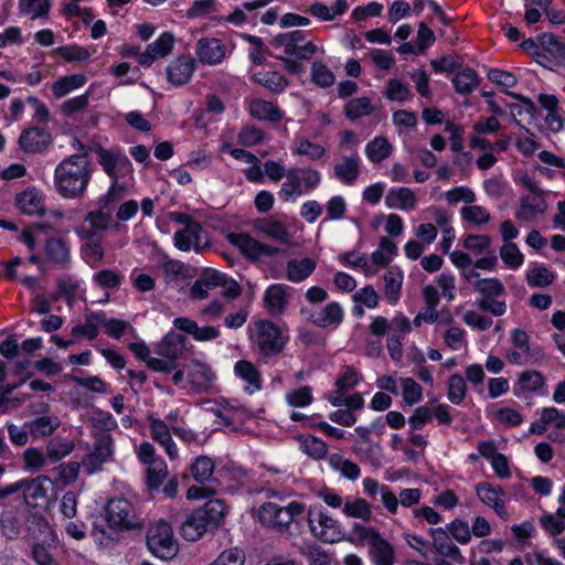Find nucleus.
<instances>
[{
  "label": "nucleus",
  "instance_id": "f257e3e1",
  "mask_svg": "<svg viewBox=\"0 0 565 565\" xmlns=\"http://www.w3.org/2000/svg\"><path fill=\"white\" fill-rule=\"evenodd\" d=\"M90 180V167L87 152L73 154L61 161L54 171L57 192L65 199L82 195Z\"/></svg>",
  "mask_w": 565,
  "mask_h": 565
},
{
  "label": "nucleus",
  "instance_id": "f03ea898",
  "mask_svg": "<svg viewBox=\"0 0 565 565\" xmlns=\"http://www.w3.org/2000/svg\"><path fill=\"white\" fill-rule=\"evenodd\" d=\"M104 519L113 533L139 530L143 519L137 508L125 498H113L104 508Z\"/></svg>",
  "mask_w": 565,
  "mask_h": 565
},
{
  "label": "nucleus",
  "instance_id": "7ed1b4c3",
  "mask_svg": "<svg viewBox=\"0 0 565 565\" xmlns=\"http://www.w3.org/2000/svg\"><path fill=\"white\" fill-rule=\"evenodd\" d=\"M307 525L310 534L326 544H333L345 539L341 522L321 504H311L307 510Z\"/></svg>",
  "mask_w": 565,
  "mask_h": 565
},
{
  "label": "nucleus",
  "instance_id": "20e7f679",
  "mask_svg": "<svg viewBox=\"0 0 565 565\" xmlns=\"http://www.w3.org/2000/svg\"><path fill=\"white\" fill-rule=\"evenodd\" d=\"M149 553L160 561H171L179 552V542L170 523L160 519L151 523L146 533Z\"/></svg>",
  "mask_w": 565,
  "mask_h": 565
},
{
  "label": "nucleus",
  "instance_id": "39448f33",
  "mask_svg": "<svg viewBox=\"0 0 565 565\" xmlns=\"http://www.w3.org/2000/svg\"><path fill=\"white\" fill-rule=\"evenodd\" d=\"M321 182V173L312 168H291L287 170L286 181L278 195L285 202H296L301 195L315 190Z\"/></svg>",
  "mask_w": 565,
  "mask_h": 565
},
{
  "label": "nucleus",
  "instance_id": "423d86ee",
  "mask_svg": "<svg viewBox=\"0 0 565 565\" xmlns=\"http://www.w3.org/2000/svg\"><path fill=\"white\" fill-rule=\"evenodd\" d=\"M114 193L115 184L110 186L108 193L102 199L100 207L88 212L83 222L75 227V233L79 238L100 237L111 226L113 215L108 204Z\"/></svg>",
  "mask_w": 565,
  "mask_h": 565
},
{
  "label": "nucleus",
  "instance_id": "0eeeda50",
  "mask_svg": "<svg viewBox=\"0 0 565 565\" xmlns=\"http://www.w3.org/2000/svg\"><path fill=\"white\" fill-rule=\"evenodd\" d=\"M303 511V505L299 502H290L286 507L267 502L260 505L258 520L265 526L284 530Z\"/></svg>",
  "mask_w": 565,
  "mask_h": 565
},
{
  "label": "nucleus",
  "instance_id": "6e6552de",
  "mask_svg": "<svg viewBox=\"0 0 565 565\" xmlns=\"http://www.w3.org/2000/svg\"><path fill=\"white\" fill-rule=\"evenodd\" d=\"M252 339L264 355L279 352L285 344V338L279 328L268 320L254 323Z\"/></svg>",
  "mask_w": 565,
  "mask_h": 565
},
{
  "label": "nucleus",
  "instance_id": "1a4fd4ad",
  "mask_svg": "<svg viewBox=\"0 0 565 565\" xmlns=\"http://www.w3.org/2000/svg\"><path fill=\"white\" fill-rule=\"evenodd\" d=\"M511 347L505 351V359L512 365H525L532 362L534 349L531 345L530 335L521 328L510 331Z\"/></svg>",
  "mask_w": 565,
  "mask_h": 565
},
{
  "label": "nucleus",
  "instance_id": "9d476101",
  "mask_svg": "<svg viewBox=\"0 0 565 565\" xmlns=\"http://www.w3.org/2000/svg\"><path fill=\"white\" fill-rule=\"evenodd\" d=\"M114 441L109 435H102L96 439L93 450L83 458V467L88 475L97 472L102 466L111 460Z\"/></svg>",
  "mask_w": 565,
  "mask_h": 565
},
{
  "label": "nucleus",
  "instance_id": "9b49d317",
  "mask_svg": "<svg viewBox=\"0 0 565 565\" xmlns=\"http://www.w3.org/2000/svg\"><path fill=\"white\" fill-rule=\"evenodd\" d=\"M13 205L24 215H43L45 213V195L40 189L28 186L15 194Z\"/></svg>",
  "mask_w": 565,
  "mask_h": 565
},
{
  "label": "nucleus",
  "instance_id": "f8f14e48",
  "mask_svg": "<svg viewBox=\"0 0 565 565\" xmlns=\"http://www.w3.org/2000/svg\"><path fill=\"white\" fill-rule=\"evenodd\" d=\"M195 55L204 65L221 64L230 53L226 45L216 38H202L195 44Z\"/></svg>",
  "mask_w": 565,
  "mask_h": 565
},
{
  "label": "nucleus",
  "instance_id": "ddd939ff",
  "mask_svg": "<svg viewBox=\"0 0 565 565\" xmlns=\"http://www.w3.org/2000/svg\"><path fill=\"white\" fill-rule=\"evenodd\" d=\"M546 193L524 195L520 199L515 210V217L522 222L531 223L544 216L548 209Z\"/></svg>",
  "mask_w": 565,
  "mask_h": 565
},
{
  "label": "nucleus",
  "instance_id": "4468645a",
  "mask_svg": "<svg viewBox=\"0 0 565 565\" xmlns=\"http://www.w3.org/2000/svg\"><path fill=\"white\" fill-rule=\"evenodd\" d=\"M475 491L481 503L493 509L500 518L505 516L508 498L504 490L500 486L492 484L488 481H482L476 484Z\"/></svg>",
  "mask_w": 565,
  "mask_h": 565
},
{
  "label": "nucleus",
  "instance_id": "2eb2a0df",
  "mask_svg": "<svg viewBox=\"0 0 565 565\" xmlns=\"http://www.w3.org/2000/svg\"><path fill=\"white\" fill-rule=\"evenodd\" d=\"M173 242L174 246L182 252L193 249L199 253L207 245L206 234L199 223L177 231Z\"/></svg>",
  "mask_w": 565,
  "mask_h": 565
},
{
  "label": "nucleus",
  "instance_id": "dca6fc26",
  "mask_svg": "<svg viewBox=\"0 0 565 565\" xmlns=\"http://www.w3.org/2000/svg\"><path fill=\"white\" fill-rule=\"evenodd\" d=\"M228 242L237 247L242 254L252 259H258L263 256H270L276 253V249L262 244L254 237L244 233H231L227 235Z\"/></svg>",
  "mask_w": 565,
  "mask_h": 565
},
{
  "label": "nucleus",
  "instance_id": "f3484780",
  "mask_svg": "<svg viewBox=\"0 0 565 565\" xmlns=\"http://www.w3.org/2000/svg\"><path fill=\"white\" fill-rule=\"evenodd\" d=\"M433 545L438 554L449 558L451 562L462 565L465 563V556L460 548L443 527L430 529L429 531Z\"/></svg>",
  "mask_w": 565,
  "mask_h": 565
},
{
  "label": "nucleus",
  "instance_id": "a211bd4d",
  "mask_svg": "<svg viewBox=\"0 0 565 565\" xmlns=\"http://www.w3.org/2000/svg\"><path fill=\"white\" fill-rule=\"evenodd\" d=\"M175 39L172 33L163 32L160 36L149 44L143 53L139 55L138 62L143 67H149L159 58L169 55L174 46Z\"/></svg>",
  "mask_w": 565,
  "mask_h": 565
},
{
  "label": "nucleus",
  "instance_id": "6ab92c4d",
  "mask_svg": "<svg viewBox=\"0 0 565 565\" xmlns=\"http://www.w3.org/2000/svg\"><path fill=\"white\" fill-rule=\"evenodd\" d=\"M151 437L160 444L171 460L178 458V447L171 437V427L160 418L149 415L147 417Z\"/></svg>",
  "mask_w": 565,
  "mask_h": 565
},
{
  "label": "nucleus",
  "instance_id": "aec40b11",
  "mask_svg": "<svg viewBox=\"0 0 565 565\" xmlns=\"http://www.w3.org/2000/svg\"><path fill=\"white\" fill-rule=\"evenodd\" d=\"M225 280V276L220 271L207 269L194 281L190 289V296L195 300L205 299L211 290L224 285Z\"/></svg>",
  "mask_w": 565,
  "mask_h": 565
},
{
  "label": "nucleus",
  "instance_id": "412c9836",
  "mask_svg": "<svg viewBox=\"0 0 565 565\" xmlns=\"http://www.w3.org/2000/svg\"><path fill=\"white\" fill-rule=\"evenodd\" d=\"M344 318V310L337 301H331L326 306L315 310L311 315L312 322L321 328H337Z\"/></svg>",
  "mask_w": 565,
  "mask_h": 565
},
{
  "label": "nucleus",
  "instance_id": "4be33fe9",
  "mask_svg": "<svg viewBox=\"0 0 565 565\" xmlns=\"http://www.w3.org/2000/svg\"><path fill=\"white\" fill-rule=\"evenodd\" d=\"M397 255V246L386 236H382L379 241L377 248L371 254L370 267L373 270V276L380 269L388 266Z\"/></svg>",
  "mask_w": 565,
  "mask_h": 565
},
{
  "label": "nucleus",
  "instance_id": "5701e85b",
  "mask_svg": "<svg viewBox=\"0 0 565 565\" xmlns=\"http://www.w3.org/2000/svg\"><path fill=\"white\" fill-rule=\"evenodd\" d=\"M360 158L359 156L342 157L333 167L334 178L342 184L352 185L360 175Z\"/></svg>",
  "mask_w": 565,
  "mask_h": 565
},
{
  "label": "nucleus",
  "instance_id": "b1692460",
  "mask_svg": "<svg viewBox=\"0 0 565 565\" xmlns=\"http://www.w3.org/2000/svg\"><path fill=\"white\" fill-rule=\"evenodd\" d=\"M385 205L393 210L412 211L417 206V198L408 188H392L386 193Z\"/></svg>",
  "mask_w": 565,
  "mask_h": 565
},
{
  "label": "nucleus",
  "instance_id": "393cba45",
  "mask_svg": "<svg viewBox=\"0 0 565 565\" xmlns=\"http://www.w3.org/2000/svg\"><path fill=\"white\" fill-rule=\"evenodd\" d=\"M98 161L103 167L104 171L114 179V183L116 185V180L118 178V173L121 170L129 171L130 162L125 154L114 153L111 151L99 149L98 150Z\"/></svg>",
  "mask_w": 565,
  "mask_h": 565
},
{
  "label": "nucleus",
  "instance_id": "a878e982",
  "mask_svg": "<svg viewBox=\"0 0 565 565\" xmlns=\"http://www.w3.org/2000/svg\"><path fill=\"white\" fill-rule=\"evenodd\" d=\"M288 287L281 284L270 285L264 294V305L270 315H281L288 301Z\"/></svg>",
  "mask_w": 565,
  "mask_h": 565
},
{
  "label": "nucleus",
  "instance_id": "bb28decb",
  "mask_svg": "<svg viewBox=\"0 0 565 565\" xmlns=\"http://www.w3.org/2000/svg\"><path fill=\"white\" fill-rule=\"evenodd\" d=\"M188 382L194 391L207 388L214 379L210 366L205 363L193 361L186 367Z\"/></svg>",
  "mask_w": 565,
  "mask_h": 565
},
{
  "label": "nucleus",
  "instance_id": "cd10ccee",
  "mask_svg": "<svg viewBox=\"0 0 565 565\" xmlns=\"http://www.w3.org/2000/svg\"><path fill=\"white\" fill-rule=\"evenodd\" d=\"M22 493L28 504H35L40 499H44L52 488V481L45 476H40L31 480H22Z\"/></svg>",
  "mask_w": 565,
  "mask_h": 565
},
{
  "label": "nucleus",
  "instance_id": "c85d7f7f",
  "mask_svg": "<svg viewBox=\"0 0 565 565\" xmlns=\"http://www.w3.org/2000/svg\"><path fill=\"white\" fill-rule=\"evenodd\" d=\"M194 72V61L188 56H180L167 67V75L173 85L188 83Z\"/></svg>",
  "mask_w": 565,
  "mask_h": 565
},
{
  "label": "nucleus",
  "instance_id": "c756f323",
  "mask_svg": "<svg viewBox=\"0 0 565 565\" xmlns=\"http://www.w3.org/2000/svg\"><path fill=\"white\" fill-rule=\"evenodd\" d=\"M50 141V134L45 129L36 127L24 130L19 138L21 148L28 152H38L44 149Z\"/></svg>",
  "mask_w": 565,
  "mask_h": 565
},
{
  "label": "nucleus",
  "instance_id": "7c9ffc66",
  "mask_svg": "<svg viewBox=\"0 0 565 565\" xmlns=\"http://www.w3.org/2000/svg\"><path fill=\"white\" fill-rule=\"evenodd\" d=\"M316 267L317 262L313 258H294L287 263L286 277L291 282H301L315 271Z\"/></svg>",
  "mask_w": 565,
  "mask_h": 565
},
{
  "label": "nucleus",
  "instance_id": "2f4dec72",
  "mask_svg": "<svg viewBox=\"0 0 565 565\" xmlns=\"http://www.w3.org/2000/svg\"><path fill=\"white\" fill-rule=\"evenodd\" d=\"M370 556L375 565H393L395 559V551L393 545L382 535H377L373 542L369 544Z\"/></svg>",
  "mask_w": 565,
  "mask_h": 565
},
{
  "label": "nucleus",
  "instance_id": "473e14b6",
  "mask_svg": "<svg viewBox=\"0 0 565 565\" xmlns=\"http://www.w3.org/2000/svg\"><path fill=\"white\" fill-rule=\"evenodd\" d=\"M394 147L384 136H376L365 146V156L372 163L379 164L388 159L393 153Z\"/></svg>",
  "mask_w": 565,
  "mask_h": 565
},
{
  "label": "nucleus",
  "instance_id": "72a5a7b5",
  "mask_svg": "<svg viewBox=\"0 0 565 565\" xmlns=\"http://www.w3.org/2000/svg\"><path fill=\"white\" fill-rule=\"evenodd\" d=\"M234 372L237 377L246 383L245 390L249 394L260 390V374L254 364L245 360L238 361L235 363Z\"/></svg>",
  "mask_w": 565,
  "mask_h": 565
},
{
  "label": "nucleus",
  "instance_id": "f704fd0d",
  "mask_svg": "<svg viewBox=\"0 0 565 565\" xmlns=\"http://www.w3.org/2000/svg\"><path fill=\"white\" fill-rule=\"evenodd\" d=\"M207 527L206 521H204L198 510H194L182 523L180 533L184 540L195 542L203 536Z\"/></svg>",
  "mask_w": 565,
  "mask_h": 565
},
{
  "label": "nucleus",
  "instance_id": "c9c22d12",
  "mask_svg": "<svg viewBox=\"0 0 565 565\" xmlns=\"http://www.w3.org/2000/svg\"><path fill=\"white\" fill-rule=\"evenodd\" d=\"M342 513L347 518L370 521L372 518L371 504L360 497H347L342 507Z\"/></svg>",
  "mask_w": 565,
  "mask_h": 565
},
{
  "label": "nucleus",
  "instance_id": "e433bc0d",
  "mask_svg": "<svg viewBox=\"0 0 565 565\" xmlns=\"http://www.w3.org/2000/svg\"><path fill=\"white\" fill-rule=\"evenodd\" d=\"M87 82V77L84 74H72L58 78L51 85L52 93L55 98L60 99L71 94L72 92L79 89Z\"/></svg>",
  "mask_w": 565,
  "mask_h": 565
},
{
  "label": "nucleus",
  "instance_id": "4c0bfd02",
  "mask_svg": "<svg viewBox=\"0 0 565 565\" xmlns=\"http://www.w3.org/2000/svg\"><path fill=\"white\" fill-rule=\"evenodd\" d=\"M544 385V377L539 371L526 370L520 373L515 384V394L535 393Z\"/></svg>",
  "mask_w": 565,
  "mask_h": 565
},
{
  "label": "nucleus",
  "instance_id": "58836bf2",
  "mask_svg": "<svg viewBox=\"0 0 565 565\" xmlns=\"http://www.w3.org/2000/svg\"><path fill=\"white\" fill-rule=\"evenodd\" d=\"M224 300H214L202 309V315L210 319H217L226 309L228 299H233L241 294V288L235 281H231L225 290Z\"/></svg>",
  "mask_w": 565,
  "mask_h": 565
},
{
  "label": "nucleus",
  "instance_id": "ea45409f",
  "mask_svg": "<svg viewBox=\"0 0 565 565\" xmlns=\"http://www.w3.org/2000/svg\"><path fill=\"white\" fill-rule=\"evenodd\" d=\"M249 114L260 120L277 122L281 120L282 113L273 103L263 99H255L249 105Z\"/></svg>",
  "mask_w": 565,
  "mask_h": 565
},
{
  "label": "nucleus",
  "instance_id": "a19ab883",
  "mask_svg": "<svg viewBox=\"0 0 565 565\" xmlns=\"http://www.w3.org/2000/svg\"><path fill=\"white\" fill-rule=\"evenodd\" d=\"M555 277V273L543 264H534L526 271V282L531 287H546L554 281Z\"/></svg>",
  "mask_w": 565,
  "mask_h": 565
},
{
  "label": "nucleus",
  "instance_id": "79ce46f5",
  "mask_svg": "<svg viewBox=\"0 0 565 565\" xmlns=\"http://www.w3.org/2000/svg\"><path fill=\"white\" fill-rule=\"evenodd\" d=\"M45 254L50 262L66 265L70 262V248L62 238H49L45 244Z\"/></svg>",
  "mask_w": 565,
  "mask_h": 565
},
{
  "label": "nucleus",
  "instance_id": "37998d69",
  "mask_svg": "<svg viewBox=\"0 0 565 565\" xmlns=\"http://www.w3.org/2000/svg\"><path fill=\"white\" fill-rule=\"evenodd\" d=\"M403 271L399 268L392 267L386 270L384 276V294L391 303H395L399 298L401 288L403 284Z\"/></svg>",
  "mask_w": 565,
  "mask_h": 565
},
{
  "label": "nucleus",
  "instance_id": "c03bdc74",
  "mask_svg": "<svg viewBox=\"0 0 565 565\" xmlns=\"http://www.w3.org/2000/svg\"><path fill=\"white\" fill-rule=\"evenodd\" d=\"M196 510L209 526L220 525L226 514V508L221 500H210L202 508Z\"/></svg>",
  "mask_w": 565,
  "mask_h": 565
},
{
  "label": "nucleus",
  "instance_id": "a18cd8bd",
  "mask_svg": "<svg viewBox=\"0 0 565 565\" xmlns=\"http://www.w3.org/2000/svg\"><path fill=\"white\" fill-rule=\"evenodd\" d=\"M456 92L461 95L471 94L479 85V77L471 68H463L452 77Z\"/></svg>",
  "mask_w": 565,
  "mask_h": 565
},
{
  "label": "nucleus",
  "instance_id": "49530a36",
  "mask_svg": "<svg viewBox=\"0 0 565 565\" xmlns=\"http://www.w3.org/2000/svg\"><path fill=\"white\" fill-rule=\"evenodd\" d=\"M461 220L472 226L480 227L491 220L490 212L481 205H465L460 210Z\"/></svg>",
  "mask_w": 565,
  "mask_h": 565
},
{
  "label": "nucleus",
  "instance_id": "de8ad7c7",
  "mask_svg": "<svg viewBox=\"0 0 565 565\" xmlns=\"http://www.w3.org/2000/svg\"><path fill=\"white\" fill-rule=\"evenodd\" d=\"M183 342L180 335L174 333L167 334L159 344L158 354L171 360L174 363L182 355Z\"/></svg>",
  "mask_w": 565,
  "mask_h": 565
},
{
  "label": "nucleus",
  "instance_id": "09e8293b",
  "mask_svg": "<svg viewBox=\"0 0 565 565\" xmlns=\"http://www.w3.org/2000/svg\"><path fill=\"white\" fill-rule=\"evenodd\" d=\"M499 255L507 268L518 270L524 264V254L514 243H503L500 247Z\"/></svg>",
  "mask_w": 565,
  "mask_h": 565
},
{
  "label": "nucleus",
  "instance_id": "8fccbe9b",
  "mask_svg": "<svg viewBox=\"0 0 565 565\" xmlns=\"http://www.w3.org/2000/svg\"><path fill=\"white\" fill-rule=\"evenodd\" d=\"M363 380L362 374L352 366H347L335 380V391L331 394H344Z\"/></svg>",
  "mask_w": 565,
  "mask_h": 565
},
{
  "label": "nucleus",
  "instance_id": "3c124183",
  "mask_svg": "<svg viewBox=\"0 0 565 565\" xmlns=\"http://www.w3.org/2000/svg\"><path fill=\"white\" fill-rule=\"evenodd\" d=\"M445 530L450 535V537L460 545H467L471 542L472 534L470 525L463 519H454L446 525Z\"/></svg>",
  "mask_w": 565,
  "mask_h": 565
},
{
  "label": "nucleus",
  "instance_id": "603ef678",
  "mask_svg": "<svg viewBox=\"0 0 565 565\" xmlns=\"http://www.w3.org/2000/svg\"><path fill=\"white\" fill-rule=\"evenodd\" d=\"M399 388V394L408 406L415 405L423 399V387L412 377H401Z\"/></svg>",
  "mask_w": 565,
  "mask_h": 565
},
{
  "label": "nucleus",
  "instance_id": "864d4df0",
  "mask_svg": "<svg viewBox=\"0 0 565 565\" xmlns=\"http://www.w3.org/2000/svg\"><path fill=\"white\" fill-rule=\"evenodd\" d=\"M214 468V461L210 457L200 456L191 465L190 472L195 481L204 483L211 481Z\"/></svg>",
  "mask_w": 565,
  "mask_h": 565
},
{
  "label": "nucleus",
  "instance_id": "5fc2aeb1",
  "mask_svg": "<svg viewBox=\"0 0 565 565\" xmlns=\"http://www.w3.org/2000/svg\"><path fill=\"white\" fill-rule=\"evenodd\" d=\"M298 443L302 452L313 459H322L327 455V445L315 436L301 435L298 437Z\"/></svg>",
  "mask_w": 565,
  "mask_h": 565
},
{
  "label": "nucleus",
  "instance_id": "6e6d98bb",
  "mask_svg": "<svg viewBox=\"0 0 565 565\" xmlns=\"http://www.w3.org/2000/svg\"><path fill=\"white\" fill-rule=\"evenodd\" d=\"M380 534H381L380 531L374 526H367V525H363L361 523H354L351 526L349 536L345 537L344 540H348L349 542H351L355 545H363V544H370Z\"/></svg>",
  "mask_w": 565,
  "mask_h": 565
},
{
  "label": "nucleus",
  "instance_id": "4d7b16f0",
  "mask_svg": "<svg viewBox=\"0 0 565 565\" xmlns=\"http://www.w3.org/2000/svg\"><path fill=\"white\" fill-rule=\"evenodd\" d=\"M467 395L466 380L460 374H452L447 381V398L454 405H460Z\"/></svg>",
  "mask_w": 565,
  "mask_h": 565
},
{
  "label": "nucleus",
  "instance_id": "13d9d810",
  "mask_svg": "<svg viewBox=\"0 0 565 565\" xmlns=\"http://www.w3.org/2000/svg\"><path fill=\"white\" fill-rule=\"evenodd\" d=\"M373 110L374 107L369 97L353 98L349 100L344 107V114L351 120L369 116Z\"/></svg>",
  "mask_w": 565,
  "mask_h": 565
},
{
  "label": "nucleus",
  "instance_id": "bf43d9fd",
  "mask_svg": "<svg viewBox=\"0 0 565 565\" xmlns=\"http://www.w3.org/2000/svg\"><path fill=\"white\" fill-rule=\"evenodd\" d=\"M329 465L334 471H338L349 480H356L360 477L361 470L359 466L340 455L331 456Z\"/></svg>",
  "mask_w": 565,
  "mask_h": 565
},
{
  "label": "nucleus",
  "instance_id": "052dcab7",
  "mask_svg": "<svg viewBox=\"0 0 565 565\" xmlns=\"http://www.w3.org/2000/svg\"><path fill=\"white\" fill-rule=\"evenodd\" d=\"M294 156H305L310 160H319L326 154V149L319 143L311 142L307 139H300L291 147Z\"/></svg>",
  "mask_w": 565,
  "mask_h": 565
},
{
  "label": "nucleus",
  "instance_id": "680f3d73",
  "mask_svg": "<svg viewBox=\"0 0 565 565\" xmlns=\"http://www.w3.org/2000/svg\"><path fill=\"white\" fill-rule=\"evenodd\" d=\"M83 245V257L90 267H96L104 257V248L100 242V237L82 238Z\"/></svg>",
  "mask_w": 565,
  "mask_h": 565
},
{
  "label": "nucleus",
  "instance_id": "e2e57ef3",
  "mask_svg": "<svg viewBox=\"0 0 565 565\" xmlns=\"http://www.w3.org/2000/svg\"><path fill=\"white\" fill-rule=\"evenodd\" d=\"M340 262L350 268L361 270L365 276H373L370 259L365 254L355 250L348 252L340 256Z\"/></svg>",
  "mask_w": 565,
  "mask_h": 565
},
{
  "label": "nucleus",
  "instance_id": "0e129e2a",
  "mask_svg": "<svg viewBox=\"0 0 565 565\" xmlns=\"http://www.w3.org/2000/svg\"><path fill=\"white\" fill-rule=\"evenodd\" d=\"M102 315H92L85 323L77 324L72 329V335L94 340L99 333V326H102Z\"/></svg>",
  "mask_w": 565,
  "mask_h": 565
},
{
  "label": "nucleus",
  "instance_id": "69168bd1",
  "mask_svg": "<svg viewBox=\"0 0 565 565\" xmlns=\"http://www.w3.org/2000/svg\"><path fill=\"white\" fill-rule=\"evenodd\" d=\"M491 244V237L484 234H468L462 238V246L477 255L487 254Z\"/></svg>",
  "mask_w": 565,
  "mask_h": 565
},
{
  "label": "nucleus",
  "instance_id": "338daca9",
  "mask_svg": "<svg viewBox=\"0 0 565 565\" xmlns=\"http://www.w3.org/2000/svg\"><path fill=\"white\" fill-rule=\"evenodd\" d=\"M260 231L268 237L276 239L282 244H291L292 234L290 231L280 222L268 221L262 224Z\"/></svg>",
  "mask_w": 565,
  "mask_h": 565
},
{
  "label": "nucleus",
  "instance_id": "774afa93",
  "mask_svg": "<svg viewBox=\"0 0 565 565\" xmlns=\"http://www.w3.org/2000/svg\"><path fill=\"white\" fill-rule=\"evenodd\" d=\"M311 81L320 87H330L335 82L333 72L322 62L316 61L311 65Z\"/></svg>",
  "mask_w": 565,
  "mask_h": 565
}]
</instances>
